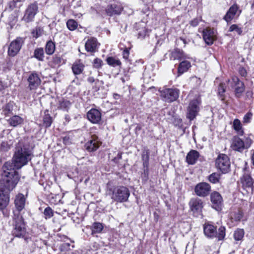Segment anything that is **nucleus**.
I'll return each instance as SVG.
<instances>
[{
    "mask_svg": "<svg viewBox=\"0 0 254 254\" xmlns=\"http://www.w3.org/2000/svg\"><path fill=\"white\" fill-rule=\"evenodd\" d=\"M32 151L28 143L19 141L15 148L12 162H6L2 169V178L0 180V188L10 192L16 186L20 175L16 169L26 165L31 158Z\"/></svg>",
    "mask_w": 254,
    "mask_h": 254,
    "instance_id": "f257e3e1",
    "label": "nucleus"
},
{
    "mask_svg": "<svg viewBox=\"0 0 254 254\" xmlns=\"http://www.w3.org/2000/svg\"><path fill=\"white\" fill-rule=\"evenodd\" d=\"M106 192L113 201L120 203L127 202L130 195L129 190L123 186H112L108 185Z\"/></svg>",
    "mask_w": 254,
    "mask_h": 254,
    "instance_id": "f03ea898",
    "label": "nucleus"
},
{
    "mask_svg": "<svg viewBox=\"0 0 254 254\" xmlns=\"http://www.w3.org/2000/svg\"><path fill=\"white\" fill-rule=\"evenodd\" d=\"M14 222V229L13 230V235L16 237L25 238L26 234L25 223L22 216L19 213H14L13 216Z\"/></svg>",
    "mask_w": 254,
    "mask_h": 254,
    "instance_id": "7ed1b4c3",
    "label": "nucleus"
},
{
    "mask_svg": "<svg viewBox=\"0 0 254 254\" xmlns=\"http://www.w3.org/2000/svg\"><path fill=\"white\" fill-rule=\"evenodd\" d=\"M160 97L162 99L168 103L176 101L179 97L180 91L177 88H163L160 90Z\"/></svg>",
    "mask_w": 254,
    "mask_h": 254,
    "instance_id": "20e7f679",
    "label": "nucleus"
},
{
    "mask_svg": "<svg viewBox=\"0 0 254 254\" xmlns=\"http://www.w3.org/2000/svg\"><path fill=\"white\" fill-rule=\"evenodd\" d=\"M216 166L222 173H226L229 170L230 163L228 156L224 154H219L215 161Z\"/></svg>",
    "mask_w": 254,
    "mask_h": 254,
    "instance_id": "39448f33",
    "label": "nucleus"
},
{
    "mask_svg": "<svg viewBox=\"0 0 254 254\" xmlns=\"http://www.w3.org/2000/svg\"><path fill=\"white\" fill-rule=\"evenodd\" d=\"M200 101L199 98L191 100L188 107L187 118L190 121L193 120L197 115L199 111Z\"/></svg>",
    "mask_w": 254,
    "mask_h": 254,
    "instance_id": "423d86ee",
    "label": "nucleus"
},
{
    "mask_svg": "<svg viewBox=\"0 0 254 254\" xmlns=\"http://www.w3.org/2000/svg\"><path fill=\"white\" fill-rule=\"evenodd\" d=\"M23 43L24 40L21 37H17L16 39L12 41L8 47V55L12 57L15 56L20 51Z\"/></svg>",
    "mask_w": 254,
    "mask_h": 254,
    "instance_id": "0eeeda50",
    "label": "nucleus"
},
{
    "mask_svg": "<svg viewBox=\"0 0 254 254\" xmlns=\"http://www.w3.org/2000/svg\"><path fill=\"white\" fill-rule=\"evenodd\" d=\"M38 9L37 4L32 3L28 5L25 11L22 20L26 23L32 21L38 12Z\"/></svg>",
    "mask_w": 254,
    "mask_h": 254,
    "instance_id": "6e6552de",
    "label": "nucleus"
},
{
    "mask_svg": "<svg viewBox=\"0 0 254 254\" xmlns=\"http://www.w3.org/2000/svg\"><path fill=\"white\" fill-rule=\"evenodd\" d=\"M228 81L230 82L232 87H235L236 96L238 98L240 97L245 89L244 83L241 81L237 76H233L232 78V81H230L229 80Z\"/></svg>",
    "mask_w": 254,
    "mask_h": 254,
    "instance_id": "1a4fd4ad",
    "label": "nucleus"
},
{
    "mask_svg": "<svg viewBox=\"0 0 254 254\" xmlns=\"http://www.w3.org/2000/svg\"><path fill=\"white\" fill-rule=\"evenodd\" d=\"M27 81L28 82V88L30 90L37 89L41 83V80L39 76L35 72L29 75L27 78Z\"/></svg>",
    "mask_w": 254,
    "mask_h": 254,
    "instance_id": "9d476101",
    "label": "nucleus"
},
{
    "mask_svg": "<svg viewBox=\"0 0 254 254\" xmlns=\"http://www.w3.org/2000/svg\"><path fill=\"white\" fill-rule=\"evenodd\" d=\"M210 190V186L206 183H200L195 186L194 189L196 195L201 197L208 195Z\"/></svg>",
    "mask_w": 254,
    "mask_h": 254,
    "instance_id": "9b49d317",
    "label": "nucleus"
},
{
    "mask_svg": "<svg viewBox=\"0 0 254 254\" xmlns=\"http://www.w3.org/2000/svg\"><path fill=\"white\" fill-rule=\"evenodd\" d=\"M203 38L208 45H212L216 39L215 31L213 29L205 28L203 30Z\"/></svg>",
    "mask_w": 254,
    "mask_h": 254,
    "instance_id": "f8f14e48",
    "label": "nucleus"
},
{
    "mask_svg": "<svg viewBox=\"0 0 254 254\" xmlns=\"http://www.w3.org/2000/svg\"><path fill=\"white\" fill-rule=\"evenodd\" d=\"M211 201L212 207L217 211L221 210L223 206V198L221 194L214 191L211 194Z\"/></svg>",
    "mask_w": 254,
    "mask_h": 254,
    "instance_id": "ddd939ff",
    "label": "nucleus"
},
{
    "mask_svg": "<svg viewBox=\"0 0 254 254\" xmlns=\"http://www.w3.org/2000/svg\"><path fill=\"white\" fill-rule=\"evenodd\" d=\"M241 180L243 187L244 189L246 190L247 191H253L254 181L248 172H246L244 173L243 177L241 178Z\"/></svg>",
    "mask_w": 254,
    "mask_h": 254,
    "instance_id": "4468645a",
    "label": "nucleus"
},
{
    "mask_svg": "<svg viewBox=\"0 0 254 254\" xmlns=\"http://www.w3.org/2000/svg\"><path fill=\"white\" fill-rule=\"evenodd\" d=\"M170 58L172 60H185L190 59V58L188 55L185 54L184 51L179 49H175L171 52Z\"/></svg>",
    "mask_w": 254,
    "mask_h": 254,
    "instance_id": "2eb2a0df",
    "label": "nucleus"
},
{
    "mask_svg": "<svg viewBox=\"0 0 254 254\" xmlns=\"http://www.w3.org/2000/svg\"><path fill=\"white\" fill-rule=\"evenodd\" d=\"M190 206L191 210L193 213L199 214L201 212L203 207V202L199 198H192L190 202Z\"/></svg>",
    "mask_w": 254,
    "mask_h": 254,
    "instance_id": "dca6fc26",
    "label": "nucleus"
},
{
    "mask_svg": "<svg viewBox=\"0 0 254 254\" xmlns=\"http://www.w3.org/2000/svg\"><path fill=\"white\" fill-rule=\"evenodd\" d=\"M89 121L93 124H98L101 120V113L95 109H92L87 114Z\"/></svg>",
    "mask_w": 254,
    "mask_h": 254,
    "instance_id": "f3484780",
    "label": "nucleus"
},
{
    "mask_svg": "<svg viewBox=\"0 0 254 254\" xmlns=\"http://www.w3.org/2000/svg\"><path fill=\"white\" fill-rule=\"evenodd\" d=\"M232 148L239 152H242L246 148H248L247 144H245L244 141L239 137L235 136L231 144Z\"/></svg>",
    "mask_w": 254,
    "mask_h": 254,
    "instance_id": "a211bd4d",
    "label": "nucleus"
},
{
    "mask_svg": "<svg viewBox=\"0 0 254 254\" xmlns=\"http://www.w3.org/2000/svg\"><path fill=\"white\" fill-rule=\"evenodd\" d=\"M9 202V192L0 188V210L4 209Z\"/></svg>",
    "mask_w": 254,
    "mask_h": 254,
    "instance_id": "6ab92c4d",
    "label": "nucleus"
},
{
    "mask_svg": "<svg viewBox=\"0 0 254 254\" xmlns=\"http://www.w3.org/2000/svg\"><path fill=\"white\" fill-rule=\"evenodd\" d=\"M203 232L205 236L209 238H216V227L214 226L207 223L203 225Z\"/></svg>",
    "mask_w": 254,
    "mask_h": 254,
    "instance_id": "aec40b11",
    "label": "nucleus"
},
{
    "mask_svg": "<svg viewBox=\"0 0 254 254\" xmlns=\"http://www.w3.org/2000/svg\"><path fill=\"white\" fill-rule=\"evenodd\" d=\"M26 198L22 193H18L15 196L14 199V205L18 213L20 214L21 211L25 207Z\"/></svg>",
    "mask_w": 254,
    "mask_h": 254,
    "instance_id": "412c9836",
    "label": "nucleus"
},
{
    "mask_svg": "<svg viewBox=\"0 0 254 254\" xmlns=\"http://www.w3.org/2000/svg\"><path fill=\"white\" fill-rule=\"evenodd\" d=\"M239 10V6L236 4L232 5L228 9L226 14L224 17V19L227 22H230L233 18H234L235 15L237 14Z\"/></svg>",
    "mask_w": 254,
    "mask_h": 254,
    "instance_id": "4be33fe9",
    "label": "nucleus"
},
{
    "mask_svg": "<svg viewBox=\"0 0 254 254\" xmlns=\"http://www.w3.org/2000/svg\"><path fill=\"white\" fill-rule=\"evenodd\" d=\"M146 24L143 21L136 23L135 28L138 31L137 35L138 38H144L149 33V31L145 27Z\"/></svg>",
    "mask_w": 254,
    "mask_h": 254,
    "instance_id": "5701e85b",
    "label": "nucleus"
},
{
    "mask_svg": "<svg viewBox=\"0 0 254 254\" xmlns=\"http://www.w3.org/2000/svg\"><path fill=\"white\" fill-rule=\"evenodd\" d=\"M100 144V142L97 138H93L85 143V147L88 151L93 152L99 147Z\"/></svg>",
    "mask_w": 254,
    "mask_h": 254,
    "instance_id": "b1692460",
    "label": "nucleus"
},
{
    "mask_svg": "<svg viewBox=\"0 0 254 254\" xmlns=\"http://www.w3.org/2000/svg\"><path fill=\"white\" fill-rule=\"evenodd\" d=\"M199 157V153L197 151L191 150L187 155L186 161L190 165H193L196 162Z\"/></svg>",
    "mask_w": 254,
    "mask_h": 254,
    "instance_id": "393cba45",
    "label": "nucleus"
},
{
    "mask_svg": "<svg viewBox=\"0 0 254 254\" xmlns=\"http://www.w3.org/2000/svg\"><path fill=\"white\" fill-rule=\"evenodd\" d=\"M98 43L96 38H91L88 39L85 43V49L87 52H94L98 48Z\"/></svg>",
    "mask_w": 254,
    "mask_h": 254,
    "instance_id": "a878e982",
    "label": "nucleus"
},
{
    "mask_svg": "<svg viewBox=\"0 0 254 254\" xmlns=\"http://www.w3.org/2000/svg\"><path fill=\"white\" fill-rule=\"evenodd\" d=\"M123 10V7L117 4H112L108 6L106 12L108 15L112 16L114 14H120Z\"/></svg>",
    "mask_w": 254,
    "mask_h": 254,
    "instance_id": "bb28decb",
    "label": "nucleus"
},
{
    "mask_svg": "<svg viewBox=\"0 0 254 254\" xmlns=\"http://www.w3.org/2000/svg\"><path fill=\"white\" fill-rule=\"evenodd\" d=\"M23 122V118L17 115L13 116L8 120V124L13 127H16L21 125Z\"/></svg>",
    "mask_w": 254,
    "mask_h": 254,
    "instance_id": "cd10ccee",
    "label": "nucleus"
},
{
    "mask_svg": "<svg viewBox=\"0 0 254 254\" xmlns=\"http://www.w3.org/2000/svg\"><path fill=\"white\" fill-rule=\"evenodd\" d=\"M13 144V140L9 139L8 140H0V151H6L8 150Z\"/></svg>",
    "mask_w": 254,
    "mask_h": 254,
    "instance_id": "c85d7f7f",
    "label": "nucleus"
},
{
    "mask_svg": "<svg viewBox=\"0 0 254 254\" xmlns=\"http://www.w3.org/2000/svg\"><path fill=\"white\" fill-rule=\"evenodd\" d=\"M191 66V64L190 62L185 60L182 61L179 65L178 71V73L182 74L186 72L189 68Z\"/></svg>",
    "mask_w": 254,
    "mask_h": 254,
    "instance_id": "c756f323",
    "label": "nucleus"
},
{
    "mask_svg": "<svg viewBox=\"0 0 254 254\" xmlns=\"http://www.w3.org/2000/svg\"><path fill=\"white\" fill-rule=\"evenodd\" d=\"M53 122V119L49 113L48 110H46L44 112V116L43 117V124L46 127H49L51 126Z\"/></svg>",
    "mask_w": 254,
    "mask_h": 254,
    "instance_id": "7c9ffc66",
    "label": "nucleus"
},
{
    "mask_svg": "<svg viewBox=\"0 0 254 254\" xmlns=\"http://www.w3.org/2000/svg\"><path fill=\"white\" fill-rule=\"evenodd\" d=\"M106 61L107 64L112 67L120 66L122 64L120 60L115 57H109L106 59Z\"/></svg>",
    "mask_w": 254,
    "mask_h": 254,
    "instance_id": "2f4dec72",
    "label": "nucleus"
},
{
    "mask_svg": "<svg viewBox=\"0 0 254 254\" xmlns=\"http://www.w3.org/2000/svg\"><path fill=\"white\" fill-rule=\"evenodd\" d=\"M149 152L148 150L144 151L142 154L141 158L143 161V165L144 168V172L148 171L149 164Z\"/></svg>",
    "mask_w": 254,
    "mask_h": 254,
    "instance_id": "473e14b6",
    "label": "nucleus"
},
{
    "mask_svg": "<svg viewBox=\"0 0 254 254\" xmlns=\"http://www.w3.org/2000/svg\"><path fill=\"white\" fill-rule=\"evenodd\" d=\"M55 49V44L52 40H49L47 42L45 46V51L47 55H52L54 53Z\"/></svg>",
    "mask_w": 254,
    "mask_h": 254,
    "instance_id": "72a5a7b5",
    "label": "nucleus"
},
{
    "mask_svg": "<svg viewBox=\"0 0 254 254\" xmlns=\"http://www.w3.org/2000/svg\"><path fill=\"white\" fill-rule=\"evenodd\" d=\"M233 127L235 130L238 134L243 135L244 131L242 129V126L240 121L238 119H235L233 121Z\"/></svg>",
    "mask_w": 254,
    "mask_h": 254,
    "instance_id": "f704fd0d",
    "label": "nucleus"
},
{
    "mask_svg": "<svg viewBox=\"0 0 254 254\" xmlns=\"http://www.w3.org/2000/svg\"><path fill=\"white\" fill-rule=\"evenodd\" d=\"M34 57L39 61H43L44 59V52L42 48H36L34 52Z\"/></svg>",
    "mask_w": 254,
    "mask_h": 254,
    "instance_id": "c9c22d12",
    "label": "nucleus"
},
{
    "mask_svg": "<svg viewBox=\"0 0 254 254\" xmlns=\"http://www.w3.org/2000/svg\"><path fill=\"white\" fill-rule=\"evenodd\" d=\"M84 67V65L81 63H74L72 67L74 74H80L83 70Z\"/></svg>",
    "mask_w": 254,
    "mask_h": 254,
    "instance_id": "e433bc0d",
    "label": "nucleus"
},
{
    "mask_svg": "<svg viewBox=\"0 0 254 254\" xmlns=\"http://www.w3.org/2000/svg\"><path fill=\"white\" fill-rule=\"evenodd\" d=\"M71 106V103L69 101L67 100L63 99L59 101V108L64 110L67 111Z\"/></svg>",
    "mask_w": 254,
    "mask_h": 254,
    "instance_id": "4c0bfd02",
    "label": "nucleus"
},
{
    "mask_svg": "<svg viewBox=\"0 0 254 254\" xmlns=\"http://www.w3.org/2000/svg\"><path fill=\"white\" fill-rule=\"evenodd\" d=\"M92 234L100 233L103 229V226L100 222H94L92 227Z\"/></svg>",
    "mask_w": 254,
    "mask_h": 254,
    "instance_id": "58836bf2",
    "label": "nucleus"
},
{
    "mask_svg": "<svg viewBox=\"0 0 254 254\" xmlns=\"http://www.w3.org/2000/svg\"><path fill=\"white\" fill-rule=\"evenodd\" d=\"M243 217V213L241 210H238L237 211L232 213L231 218L236 221H240Z\"/></svg>",
    "mask_w": 254,
    "mask_h": 254,
    "instance_id": "ea45409f",
    "label": "nucleus"
},
{
    "mask_svg": "<svg viewBox=\"0 0 254 254\" xmlns=\"http://www.w3.org/2000/svg\"><path fill=\"white\" fill-rule=\"evenodd\" d=\"M225 86L224 83H220L218 88V94L220 96V98L222 101L224 100V93L225 92Z\"/></svg>",
    "mask_w": 254,
    "mask_h": 254,
    "instance_id": "a19ab883",
    "label": "nucleus"
},
{
    "mask_svg": "<svg viewBox=\"0 0 254 254\" xmlns=\"http://www.w3.org/2000/svg\"><path fill=\"white\" fill-rule=\"evenodd\" d=\"M226 229L224 226H221L217 232L216 237L218 238V241L222 240L225 237Z\"/></svg>",
    "mask_w": 254,
    "mask_h": 254,
    "instance_id": "79ce46f5",
    "label": "nucleus"
},
{
    "mask_svg": "<svg viewBox=\"0 0 254 254\" xmlns=\"http://www.w3.org/2000/svg\"><path fill=\"white\" fill-rule=\"evenodd\" d=\"M229 31L236 32L239 35H241L243 32V30L238 25L234 24L230 26Z\"/></svg>",
    "mask_w": 254,
    "mask_h": 254,
    "instance_id": "37998d69",
    "label": "nucleus"
},
{
    "mask_svg": "<svg viewBox=\"0 0 254 254\" xmlns=\"http://www.w3.org/2000/svg\"><path fill=\"white\" fill-rule=\"evenodd\" d=\"M244 235V231L243 229H239L235 231L234 234V237L235 240L240 241L241 240Z\"/></svg>",
    "mask_w": 254,
    "mask_h": 254,
    "instance_id": "c03bdc74",
    "label": "nucleus"
},
{
    "mask_svg": "<svg viewBox=\"0 0 254 254\" xmlns=\"http://www.w3.org/2000/svg\"><path fill=\"white\" fill-rule=\"evenodd\" d=\"M66 26L69 30L73 31L77 27V23L74 20L69 19L66 22Z\"/></svg>",
    "mask_w": 254,
    "mask_h": 254,
    "instance_id": "a18cd8bd",
    "label": "nucleus"
},
{
    "mask_svg": "<svg viewBox=\"0 0 254 254\" xmlns=\"http://www.w3.org/2000/svg\"><path fill=\"white\" fill-rule=\"evenodd\" d=\"M208 179L211 183L216 184L219 181L220 175L217 173H213L209 175Z\"/></svg>",
    "mask_w": 254,
    "mask_h": 254,
    "instance_id": "49530a36",
    "label": "nucleus"
},
{
    "mask_svg": "<svg viewBox=\"0 0 254 254\" xmlns=\"http://www.w3.org/2000/svg\"><path fill=\"white\" fill-rule=\"evenodd\" d=\"M44 217L46 219L51 218L54 215V211L50 207H46L43 212Z\"/></svg>",
    "mask_w": 254,
    "mask_h": 254,
    "instance_id": "de8ad7c7",
    "label": "nucleus"
},
{
    "mask_svg": "<svg viewBox=\"0 0 254 254\" xmlns=\"http://www.w3.org/2000/svg\"><path fill=\"white\" fill-rule=\"evenodd\" d=\"M21 1L22 0H12L9 1L8 3L9 8L13 9L15 7H20L21 5L20 3Z\"/></svg>",
    "mask_w": 254,
    "mask_h": 254,
    "instance_id": "09e8293b",
    "label": "nucleus"
},
{
    "mask_svg": "<svg viewBox=\"0 0 254 254\" xmlns=\"http://www.w3.org/2000/svg\"><path fill=\"white\" fill-rule=\"evenodd\" d=\"M43 33V30L40 27H36L32 31V36L37 38L41 36Z\"/></svg>",
    "mask_w": 254,
    "mask_h": 254,
    "instance_id": "8fccbe9b",
    "label": "nucleus"
},
{
    "mask_svg": "<svg viewBox=\"0 0 254 254\" xmlns=\"http://www.w3.org/2000/svg\"><path fill=\"white\" fill-rule=\"evenodd\" d=\"M12 105L10 104H7L4 106L3 112L4 115L6 116L12 112Z\"/></svg>",
    "mask_w": 254,
    "mask_h": 254,
    "instance_id": "3c124183",
    "label": "nucleus"
},
{
    "mask_svg": "<svg viewBox=\"0 0 254 254\" xmlns=\"http://www.w3.org/2000/svg\"><path fill=\"white\" fill-rule=\"evenodd\" d=\"M70 244L68 243H64L61 244L60 246V250L62 252H66L70 250Z\"/></svg>",
    "mask_w": 254,
    "mask_h": 254,
    "instance_id": "603ef678",
    "label": "nucleus"
},
{
    "mask_svg": "<svg viewBox=\"0 0 254 254\" xmlns=\"http://www.w3.org/2000/svg\"><path fill=\"white\" fill-rule=\"evenodd\" d=\"M252 113H247L243 118V123L246 124L249 123L252 119Z\"/></svg>",
    "mask_w": 254,
    "mask_h": 254,
    "instance_id": "864d4df0",
    "label": "nucleus"
},
{
    "mask_svg": "<svg viewBox=\"0 0 254 254\" xmlns=\"http://www.w3.org/2000/svg\"><path fill=\"white\" fill-rule=\"evenodd\" d=\"M201 21V17L195 18H194L193 19H192V20H191L190 22V24L191 26H192L193 27H195L198 25L199 23Z\"/></svg>",
    "mask_w": 254,
    "mask_h": 254,
    "instance_id": "5fc2aeb1",
    "label": "nucleus"
},
{
    "mask_svg": "<svg viewBox=\"0 0 254 254\" xmlns=\"http://www.w3.org/2000/svg\"><path fill=\"white\" fill-rule=\"evenodd\" d=\"M94 66L96 68H99L102 66V61L99 59L96 58L94 60Z\"/></svg>",
    "mask_w": 254,
    "mask_h": 254,
    "instance_id": "6e6d98bb",
    "label": "nucleus"
},
{
    "mask_svg": "<svg viewBox=\"0 0 254 254\" xmlns=\"http://www.w3.org/2000/svg\"><path fill=\"white\" fill-rule=\"evenodd\" d=\"M239 73L243 77H246L247 74V72L246 69L243 67H239Z\"/></svg>",
    "mask_w": 254,
    "mask_h": 254,
    "instance_id": "4d7b16f0",
    "label": "nucleus"
},
{
    "mask_svg": "<svg viewBox=\"0 0 254 254\" xmlns=\"http://www.w3.org/2000/svg\"><path fill=\"white\" fill-rule=\"evenodd\" d=\"M122 158V153H118L117 156L114 157L113 159H112V161L116 163H117L119 162V161L120 160H121Z\"/></svg>",
    "mask_w": 254,
    "mask_h": 254,
    "instance_id": "13d9d810",
    "label": "nucleus"
},
{
    "mask_svg": "<svg viewBox=\"0 0 254 254\" xmlns=\"http://www.w3.org/2000/svg\"><path fill=\"white\" fill-rule=\"evenodd\" d=\"M129 55V50L126 48L125 50H124V51L123 52V58L127 60L128 58Z\"/></svg>",
    "mask_w": 254,
    "mask_h": 254,
    "instance_id": "bf43d9fd",
    "label": "nucleus"
},
{
    "mask_svg": "<svg viewBox=\"0 0 254 254\" xmlns=\"http://www.w3.org/2000/svg\"><path fill=\"white\" fill-rule=\"evenodd\" d=\"M62 59L58 56H56L54 57V62L56 64H60L62 62Z\"/></svg>",
    "mask_w": 254,
    "mask_h": 254,
    "instance_id": "052dcab7",
    "label": "nucleus"
},
{
    "mask_svg": "<svg viewBox=\"0 0 254 254\" xmlns=\"http://www.w3.org/2000/svg\"><path fill=\"white\" fill-rule=\"evenodd\" d=\"M87 81L88 82H89L90 83H93V82H94L95 81V79L93 77L89 76L87 79Z\"/></svg>",
    "mask_w": 254,
    "mask_h": 254,
    "instance_id": "680f3d73",
    "label": "nucleus"
},
{
    "mask_svg": "<svg viewBox=\"0 0 254 254\" xmlns=\"http://www.w3.org/2000/svg\"><path fill=\"white\" fill-rule=\"evenodd\" d=\"M64 119H65V120L66 121V122H69L70 121V117L68 115H66L65 116Z\"/></svg>",
    "mask_w": 254,
    "mask_h": 254,
    "instance_id": "e2e57ef3",
    "label": "nucleus"
},
{
    "mask_svg": "<svg viewBox=\"0 0 254 254\" xmlns=\"http://www.w3.org/2000/svg\"><path fill=\"white\" fill-rule=\"evenodd\" d=\"M252 160L253 161V164L254 165V153H253L252 157Z\"/></svg>",
    "mask_w": 254,
    "mask_h": 254,
    "instance_id": "0e129e2a",
    "label": "nucleus"
},
{
    "mask_svg": "<svg viewBox=\"0 0 254 254\" xmlns=\"http://www.w3.org/2000/svg\"><path fill=\"white\" fill-rule=\"evenodd\" d=\"M180 39H181V40H182V41L183 42V43H184V44L185 45L186 44V40H185V39H183V38H180Z\"/></svg>",
    "mask_w": 254,
    "mask_h": 254,
    "instance_id": "69168bd1",
    "label": "nucleus"
},
{
    "mask_svg": "<svg viewBox=\"0 0 254 254\" xmlns=\"http://www.w3.org/2000/svg\"><path fill=\"white\" fill-rule=\"evenodd\" d=\"M241 12V10H240V11H239V14H238V15L240 14V13Z\"/></svg>",
    "mask_w": 254,
    "mask_h": 254,
    "instance_id": "338daca9",
    "label": "nucleus"
}]
</instances>
